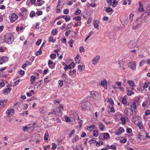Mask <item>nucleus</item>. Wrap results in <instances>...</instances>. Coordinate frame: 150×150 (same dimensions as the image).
I'll return each instance as SVG.
<instances>
[{"label":"nucleus","mask_w":150,"mask_h":150,"mask_svg":"<svg viewBox=\"0 0 150 150\" xmlns=\"http://www.w3.org/2000/svg\"><path fill=\"white\" fill-rule=\"evenodd\" d=\"M4 40L8 43L10 44L13 41L14 38L13 35L10 33H7L5 36Z\"/></svg>","instance_id":"obj_1"},{"label":"nucleus","mask_w":150,"mask_h":150,"mask_svg":"<svg viewBox=\"0 0 150 150\" xmlns=\"http://www.w3.org/2000/svg\"><path fill=\"white\" fill-rule=\"evenodd\" d=\"M91 105L90 103L87 102L81 103V108L83 110H86L87 109V108L89 107Z\"/></svg>","instance_id":"obj_2"},{"label":"nucleus","mask_w":150,"mask_h":150,"mask_svg":"<svg viewBox=\"0 0 150 150\" xmlns=\"http://www.w3.org/2000/svg\"><path fill=\"white\" fill-rule=\"evenodd\" d=\"M107 2L109 6L112 5L113 7H115L118 4L116 0H107Z\"/></svg>","instance_id":"obj_3"},{"label":"nucleus","mask_w":150,"mask_h":150,"mask_svg":"<svg viewBox=\"0 0 150 150\" xmlns=\"http://www.w3.org/2000/svg\"><path fill=\"white\" fill-rule=\"evenodd\" d=\"M142 19H139L136 22L134 23V26H135V29H137L140 28L142 24Z\"/></svg>","instance_id":"obj_4"},{"label":"nucleus","mask_w":150,"mask_h":150,"mask_svg":"<svg viewBox=\"0 0 150 150\" xmlns=\"http://www.w3.org/2000/svg\"><path fill=\"white\" fill-rule=\"evenodd\" d=\"M18 16L15 13H12L10 17L11 22L13 23L16 21L18 18Z\"/></svg>","instance_id":"obj_5"},{"label":"nucleus","mask_w":150,"mask_h":150,"mask_svg":"<svg viewBox=\"0 0 150 150\" xmlns=\"http://www.w3.org/2000/svg\"><path fill=\"white\" fill-rule=\"evenodd\" d=\"M141 118L139 116H134L133 117L132 119V122L135 125L137 124L140 120Z\"/></svg>","instance_id":"obj_6"},{"label":"nucleus","mask_w":150,"mask_h":150,"mask_svg":"<svg viewBox=\"0 0 150 150\" xmlns=\"http://www.w3.org/2000/svg\"><path fill=\"white\" fill-rule=\"evenodd\" d=\"M128 65L129 67L132 70H134L136 68V63L135 62H129Z\"/></svg>","instance_id":"obj_7"},{"label":"nucleus","mask_w":150,"mask_h":150,"mask_svg":"<svg viewBox=\"0 0 150 150\" xmlns=\"http://www.w3.org/2000/svg\"><path fill=\"white\" fill-rule=\"evenodd\" d=\"M100 57L99 55H97L93 59L92 62L93 65H96L98 62Z\"/></svg>","instance_id":"obj_8"},{"label":"nucleus","mask_w":150,"mask_h":150,"mask_svg":"<svg viewBox=\"0 0 150 150\" xmlns=\"http://www.w3.org/2000/svg\"><path fill=\"white\" fill-rule=\"evenodd\" d=\"M8 60V58L6 56L0 57V65L6 63L7 62Z\"/></svg>","instance_id":"obj_9"},{"label":"nucleus","mask_w":150,"mask_h":150,"mask_svg":"<svg viewBox=\"0 0 150 150\" xmlns=\"http://www.w3.org/2000/svg\"><path fill=\"white\" fill-rule=\"evenodd\" d=\"M14 112V110L12 109H8L6 111V113L7 116L8 117H10L11 115H13Z\"/></svg>","instance_id":"obj_10"},{"label":"nucleus","mask_w":150,"mask_h":150,"mask_svg":"<svg viewBox=\"0 0 150 150\" xmlns=\"http://www.w3.org/2000/svg\"><path fill=\"white\" fill-rule=\"evenodd\" d=\"M91 94L92 98L94 99H96L99 96V94L98 92L95 91H91Z\"/></svg>","instance_id":"obj_11"},{"label":"nucleus","mask_w":150,"mask_h":150,"mask_svg":"<svg viewBox=\"0 0 150 150\" xmlns=\"http://www.w3.org/2000/svg\"><path fill=\"white\" fill-rule=\"evenodd\" d=\"M98 126L100 130L101 131H104L105 128V125L101 122H99L98 123Z\"/></svg>","instance_id":"obj_12"},{"label":"nucleus","mask_w":150,"mask_h":150,"mask_svg":"<svg viewBox=\"0 0 150 150\" xmlns=\"http://www.w3.org/2000/svg\"><path fill=\"white\" fill-rule=\"evenodd\" d=\"M48 64L49 67L51 69H53L54 68L55 64L50 60H49Z\"/></svg>","instance_id":"obj_13"},{"label":"nucleus","mask_w":150,"mask_h":150,"mask_svg":"<svg viewBox=\"0 0 150 150\" xmlns=\"http://www.w3.org/2000/svg\"><path fill=\"white\" fill-rule=\"evenodd\" d=\"M137 138L140 140H144L146 138L145 134H139L137 136Z\"/></svg>","instance_id":"obj_14"},{"label":"nucleus","mask_w":150,"mask_h":150,"mask_svg":"<svg viewBox=\"0 0 150 150\" xmlns=\"http://www.w3.org/2000/svg\"><path fill=\"white\" fill-rule=\"evenodd\" d=\"M124 132V130L123 128L122 127H120L118 130L115 132V134L117 135H119L121 134L122 133Z\"/></svg>","instance_id":"obj_15"},{"label":"nucleus","mask_w":150,"mask_h":150,"mask_svg":"<svg viewBox=\"0 0 150 150\" xmlns=\"http://www.w3.org/2000/svg\"><path fill=\"white\" fill-rule=\"evenodd\" d=\"M136 125L139 127L140 129H141L144 128L143 124L140 121L137 123V124Z\"/></svg>","instance_id":"obj_16"},{"label":"nucleus","mask_w":150,"mask_h":150,"mask_svg":"<svg viewBox=\"0 0 150 150\" xmlns=\"http://www.w3.org/2000/svg\"><path fill=\"white\" fill-rule=\"evenodd\" d=\"M130 88H127V94L128 96H130L134 94V92L132 90H130Z\"/></svg>","instance_id":"obj_17"},{"label":"nucleus","mask_w":150,"mask_h":150,"mask_svg":"<svg viewBox=\"0 0 150 150\" xmlns=\"http://www.w3.org/2000/svg\"><path fill=\"white\" fill-rule=\"evenodd\" d=\"M11 90V89L10 88H5L4 90L3 93L5 95H7L10 92Z\"/></svg>","instance_id":"obj_18"},{"label":"nucleus","mask_w":150,"mask_h":150,"mask_svg":"<svg viewBox=\"0 0 150 150\" xmlns=\"http://www.w3.org/2000/svg\"><path fill=\"white\" fill-rule=\"evenodd\" d=\"M96 126L94 125H92L87 127V129L90 131H92L93 129L95 128Z\"/></svg>","instance_id":"obj_19"},{"label":"nucleus","mask_w":150,"mask_h":150,"mask_svg":"<svg viewBox=\"0 0 150 150\" xmlns=\"http://www.w3.org/2000/svg\"><path fill=\"white\" fill-rule=\"evenodd\" d=\"M136 45V42L133 41H131L129 43V45L130 47L132 48L135 47Z\"/></svg>","instance_id":"obj_20"},{"label":"nucleus","mask_w":150,"mask_h":150,"mask_svg":"<svg viewBox=\"0 0 150 150\" xmlns=\"http://www.w3.org/2000/svg\"><path fill=\"white\" fill-rule=\"evenodd\" d=\"M99 22L98 21H96L94 22L93 23V25L94 27L96 28H98L99 26Z\"/></svg>","instance_id":"obj_21"},{"label":"nucleus","mask_w":150,"mask_h":150,"mask_svg":"<svg viewBox=\"0 0 150 150\" xmlns=\"http://www.w3.org/2000/svg\"><path fill=\"white\" fill-rule=\"evenodd\" d=\"M63 7L62 5L59 6L57 5V11L56 13H59L61 12V10L62 8Z\"/></svg>","instance_id":"obj_22"},{"label":"nucleus","mask_w":150,"mask_h":150,"mask_svg":"<svg viewBox=\"0 0 150 150\" xmlns=\"http://www.w3.org/2000/svg\"><path fill=\"white\" fill-rule=\"evenodd\" d=\"M139 7L138 8V10L139 12H143L144 11V10L143 8V6L142 4L140 2H139Z\"/></svg>","instance_id":"obj_23"},{"label":"nucleus","mask_w":150,"mask_h":150,"mask_svg":"<svg viewBox=\"0 0 150 150\" xmlns=\"http://www.w3.org/2000/svg\"><path fill=\"white\" fill-rule=\"evenodd\" d=\"M79 137L78 136L76 135L73 138L72 140V142L73 143H75L79 140Z\"/></svg>","instance_id":"obj_24"},{"label":"nucleus","mask_w":150,"mask_h":150,"mask_svg":"<svg viewBox=\"0 0 150 150\" xmlns=\"http://www.w3.org/2000/svg\"><path fill=\"white\" fill-rule=\"evenodd\" d=\"M150 84V83L149 82H146L144 83L143 87L144 89L146 88L149 87V85Z\"/></svg>","instance_id":"obj_25"},{"label":"nucleus","mask_w":150,"mask_h":150,"mask_svg":"<svg viewBox=\"0 0 150 150\" xmlns=\"http://www.w3.org/2000/svg\"><path fill=\"white\" fill-rule=\"evenodd\" d=\"M127 82L129 85L131 87H133L135 85L134 81L132 80H128L127 81Z\"/></svg>","instance_id":"obj_26"},{"label":"nucleus","mask_w":150,"mask_h":150,"mask_svg":"<svg viewBox=\"0 0 150 150\" xmlns=\"http://www.w3.org/2000/svg\"><path fill=\"white\" fill-rule=\"evenodd\" d=\"M131 112H132V109L130 108H126L125 110V112L127 115L130 114Z\"/></svg>","instance_id":"obj_27"},{"label":"nucleus","mask_w":150,"mask_h":150,"mask_svg":"<svg viewBox=\"0 0 150 150\" xmlns=\"http://www.w3.org/2000/svg\"><path fill=\"white\" fill-rule=\"evenodd\" d=\"M49 137V134L47 131H46V133L45 134L44 136V139L45 140H47L48 139Z\"/></svg>","instance_id":"obj_28"},{"label":"nucleus","mask_w":150,"mask_h":150,"mask_svg":"<svg viewBox=\"0 0 150 150\" xmlns=\"http://www.w3.org/2000/svg\"><path fill=\"white\" fill-rule=\"evenodd\" d=\"M56 40L55 39H53V37L52 36H50L49 37L48 40L49 42H52L53 43H54Z\"/></svg>","instance_id":"obj_29"},{"label":"nucleus","mask_w":150,"mask_h":150,"mask_svg":"<svg viewBox=\"0 0 150 150\" xmlns=\"http://www.w3.org/2000/svg\"><path fill=\"white\" fill-rule=\"evenodd\" d=\"M58 32V30L56 29H54L52 31L51 34L53 35H56Z\"/></svg>","instance_id":"obj_30"},{"label":"nucleus","mask_w":150,"mask_h":150,"mask_svg":"<svg viewBox=\"0 0 150 150\" xmlns=\"http://www.w3.org/2000/svg\"><path fill=\"white\" fill-rule=\"evenodd\" d=\"M84 67L83 66L81 65H79L78 66V71L80 72L82 71Z\"/></svg>","instance_id":"obj_31"},{"label":"nucleus","mask_w":150,"mask_h":150,"mask_svg":"<svg viewBox=\"0 0 150 150\" xmlns=\"http://www.w3.org/2000/svg\"><path fill=\"white\" fill-rule=\"evenodd\" d=\"M93 135L95 137H97L98 135V132L96 130H94L93 132Z\"/></svg>","instance_id":"obj_32"},{"label":"nucleus","mask_w":150,"mask_h":150,"mask_svg":"<svg viewBox=\"0 0 150 150\" xmlns=\"http://www.w3.org/2000/svg\"><path fill=\"white\" fill-rule=\"evenodd\" d=\"M131 109H132V110H134L136 108V105L135 103H133L131 105Z\"/></svg>","instance_id":"obj_33"},{"label":"nucleus","mask_w":150,"mask_h":150,"mask_svg":"<svg viewBox=\"0 0 150 150\" xmlns=\"http://www.w3.org/2000/svg\"><path fill=\"white\" fill-rule=\"evenodd\" d=\"M96 138H92L89 141V142L90 144L95 143L96 142Z\"/></svg>","instance_id":"obj_34"},{"label":"nucleus","mask_w":150,"mask_h":150,"mask_svg":"<svg viewBox=\"0 0 150 150\" xmlns=\"http://www.w3.org/2000/svg\"><path fill=\"white\" fill-rule=\"evenodd\" d=\"M120 120L122 122V124L123 125H125L126 123V120L125 117H121L120 118Z\"/></svg>","instance_id":"obj_35"},{"label":"nucleus","mask_w":150,"mask_h":150,"mask_svg":"<svg viewBox=\"0 0 150 150\" xmlns=\"http://www.w3.org/2000/svg\"><path fill=\"white\" fill-rule=\"evenodd\" d=\"M36 79V77L33 76H31L30 81L31 82V83H33L34 81Z\"/></svg>","instance_id":"obj_36"},{"label":"nucleus","mask_w":150,"mask_h":150,"mask_svg":"<svg viewBox=\"0 0 150 150\" xmlns=\"http://www.w3.org/2000/svg\"><path fill=\"white\" fill-rule=\"evenodd\" d=\"M69 68L71 69L74 68L75 67V64L74 62H71L69 66Z\"/></svg>","instance_id":"obj_37"},{"label":"nucleus","mask_w":150,"mask_h":150,"mask_svg":"<svg viewBox=\"0 0 150 150\" xmlns=\"http://www.w3.org/2000/svg\"><path fill=\"white\" fill-rule=\"evenodd\" d=\"M122 103L124 105L126 104L127 103V100L124 97L122 99Z\"/></svg>","instance_id":"obj_38"},{"label":"nucleus","mask_w":150,"mask_h":150,"mask_svg":"<svg viewBox=\"0 0 150 150\" xmlns=\"http://www.w3.org/2000/svg\"><path fill=\"white\" fill-rule=\"evenodd\" d=\"M107 83L106 80H102L101 81V85L103 86H104L106 85Z\"/></svg>","instance_id":"obj_39"},{"label":"nucleus","mask_w":150,"mask_h":150,"mask_svg":"<svg viewBox=\"0 0 150 150\" xmlns=\"http://www.w3.org/2000/svg\"><path fill=\"white\" fill-rule=\"evenodd\" d=\"M108 102L112 106H113L114 104V101L112 98H110L108 100Z\"/></svg>","instance_id":"obj_40"},{"label":"nucleus","mask_w":150,"mask_h":150,"mask_svg":"<svg viewBox=\"0 0 150 150\" xmlns=\"http://www.w3.org/2000/svg\"><path fill=\"white\" fill-rule=\"evenodd\" d=\"M75 132V130L73 129L70 132V133L69 135V137L71 138L72 136V135L74 134Z\"/></svg>","instance_id":"obj_41"},{"label":"nucleus","mask_w":150,"mask_h":150,"mask_svg":"<svg viewBox=\"0 0 150 150\" xmlns=\"http://www.w3.org/2000/svg\"><path fill=\"white\" fill-rule=\"evenodd\" d=\"M21 79H18V80L16 81L13 84V86H15L17 85L19 83V82L21 81Z\"/></svg>","instance_id":"obj_42"},{"label":"nucleus","mask_w":150,"mask_h":150,"mask_svg":"<svg viewBox=\"0 0 150 150\" xmlns=\"http://www.w3.org/2000/svg\"><path fill=\"white\" fill-rule=\"evenodd\" d=\"M74 42V40L72 39H71L69 42V46L71 47H73V44Z\"/></svg>","instance_id":"obj_43"},{"label":"nucleus","mask_w":150,"mask_h":150,"mask_svg":"<svg viewBox=\"0 0 150 150\" xmlns=\"http://www.w3.org/2000/svg\"><path fill=\"white\" fill-rule=\"evenodd\" d=\"M69 75H73L76 73V70L75 69H73L72 71H69Z\"/></svg>","instance_id":"obj_44"},{"label":"nucleus","mask_w":150,"mask_h":150,"mask_svg":"<svg viewBox=\"0 0 150 150\" xmlns=\"http://www.w3.org/2000/svg\"><path fill=\"white\" fill-rule=\"evenodd\" d=\"M109 134L108 133H106L104 134L103 138L105 139H108L109 138Z\"/></svg>","instance_id":"obj_45"},{"label":"nucleus","mask_w":150,"mask_h":150,"mask_svg":"<svg viewBox=\"0 0 150 150\" xmlns=\"http://www.w3.org/2000/svg\"><path fill=\"white\" fill-rule=\"evenodd\" d=\"M42 53V52L40 49L39 50L35 53V54L36 56H38V55H41Z\"/></svg>","instance_id":"obj_46"},{"label":"nucleus","mask_w":150,"mask_h":150,"mask_svg":"<svg viewBox=\"0 0 150 150\" xmlns=\"http://www.w3.org/2000/svg\"><path fill=\"white\" fill-rule=\"evenodd\" d=\"M52 149L53 150H55L57 147V144L54 143H53L52 144Z\"/></svg>","instance_id":"obj_47"},{"label":"nucleus","mask_w":150,"mask_h":150,"mask_svg":"<svg viewBox=\"0 0 150 150\" xmlns=\"http://www.w3.org/2000/svg\"><path fill=\"white\" fill-rule=\"evenodd\" d=\"M34 91L33 90H31L30 91V93H27V95L28 96L30 97L32 96V93H33Z\"/></svg>","instance_id":"obj_48"},{"label":"nucleus","mask_w":150,"mask_h":150,"mask_svg":"<svg viewBox=\"0 0 150 150\" xmlns=\"http://www.w3.org/2000/svg\"><path fill=\"white\" fill-rule=\"evenodd\" d=\"M148 102L147 101H146L145 100L144 101L142 104V106L143 107H145L147 105H149V104H148Z\"/></svg>","instance_id":"obj_49"},{"label":"nucleus","mask_w":150,"mask_h":150,"mask_svg":"<svg viewBox=\"0 0 150 150\" xmlns=\"http://www.w3.org/2000/svg\"><path fill=\"white\" fill-rule=\"evenodd\" d=\"M50 57L51 59H55L56 57V55L55 54H53L50 55Z\"/></svg>","instance_id":"obj_50"},{"label":"nucleus","mask_w":150,"mask_h":150,"mask_svg":"<svg viewBox=\"0 0 150 150\" xmlns=\"http://www.w3.org/2000/svg\"><path fill=\"white\" fill-rule=\"evenodd\" d=\"M81 13V11L79 9H77L76 11L75 12V14L76 15H79Z\"/></svg>","instance_id":"obj_51"},{"label":"nucleus","mask_w":150,"mask_h":150,"mask_svg":"<svg viewBox=\"0 0 150 150\" xmlns=\"http://www.w3.org/2000/svg\"><path fill=\"white\" fill-rule=\"evenodd\" d=\"M110 148L113 150H115L116 149L117 147L115 145H111L110 146Z\"/></svg>","instance_id":"obj_52"},{"label":"nucleus","mask_w":150,"mask_h":150,"mask_svg":"<svg viewBox=\"0 0 150 150\" xmlns=\"http://www.w3.org/2000/svg\"><path fill=\"white\" fill-rule=\"evenodd\" d=\"M65 16L64 17V19L66 22L69 21L70 20V17L69 16Z\"/></svg>","instance_id":"obj_53"},{"label":"nucleus","mask_w":150,"mask_h":150,"mask_svg":"<svg viewBox=\"0 0 150 150\" xmlns=\"http://www.w3.org/2000/svg\"><path fill=\"white\" fill-rule=\"evenodd\" d=\"M148 99H146L145 100L146 101H147L149 105H150V95H148Z\"/></svg>","instance_id":"obj_54"},{"label":"nucleus","mask_w":150,"mask_h":150,"mask_svg":"<svg viewBox=\"0 0 150 150\" xmlns=\"http://www.w3.org/2000/svg\"><path fill=\"white\" fill-rule=\"evenodd\" d=\"M35 15V13L34 11H32L30 14V17H33Z\"/></svg>","instance_id":"obj_55"},{"label":"nucleus","mask_w":150,"mask_h":150,"mask_svg":"<svg viewBox=\"0 0 150 150\" xmlns=\"http://www.w3.org/2000/svg\"><path fill=\"white\" fill-rule=\"evenodd\" d=\"M105 11L107 12H109L112 11V8L108 7L106 9Z\"/></svg>","instance_id":"obj_56"},{"label":"nucleus","mask_w":150,"mask_h":150,"mask_svg":"<svg viewBox=\"0 0 150 150\" xmlns=\"http://www.w3.org/2000/svg\"><path fill=\"white\" fill-rule=\"evenodd\" d=\"M81 19V17L79 16L76 17L74 18V19L76 21H80Z\"/></svg>","instance_id":"obj_57"},{"label":"nucleus","mask_w":150,"mask_h":150,"mask_svg":"<svg viewBox=\"0 0 150 150\" xmlns=\"http://www.w3.org/2000/svg\"><path fill=\"white\" fill-rule=\"evenodd\" d=\"M79 51L81 53H82V52H84L85 51L84 48L83 47L81 46L80 47Z\"/></svg>","instance_id":"obj_58"},{"label":"nucleus","mask_w":150,"mask_h":150,"mask_svg":"<svg viewBox=\"0 0 150 150\" xmlns=\"http://www.w3.org/2000/svg\"><path fill=\"white\" fill-rule=\"evenodd\" d=\"M65 16L64 15L59 16L56 18L55 20H57L62 18H64Z\"/></svg>","instance_id":"obj_59"},{"label":"nucleus","mask_w":150,"mask_h":150,"mask_svg":"<svg viewBox=\"0 0 150 150\" xmlns=\"http://www.w3.org/2000/svg\"><path fill=\"white\" fill-rule=\"evenodd\" d=\"M63 13L65 14H67L69 13V10L68 9H65L63 11Z\"/></svg>","instance_id":"obj_60"},{"label":"nucleus","mask_w":150,"mask_h":150,"mask_svg":"<svg viewBox=\"0 0 150 150\" xmlns=\"http://www.w3.org/2000/svg\"><path fill=\"white\" fill-rule=\"evenodd\" d=\"M20 10L23 13L27 11L26 9L24 7H23L21 8L20 9Z\"/></svg>","instance_id":"obj_61"},{"label":"nucleus","mask_w":150,"mask_h":150,"mask_svg":"<svg viewBox=\"0 0 150 150\" xmlns=\"http://www.w3.org/2000/svg\"><path fill=\"white\" fill-rule=\"evenodd\" d=\"M70 30H68V31L66 32L65 33V35L67 37L69 35L70 33Z\"/></svg>","instance_id":"obj_62"},{"label":"nucleus","mask_w":150,"mask_h":150,"mask_svg":"<svg viewBox=\"0 0 150 150\" xmlns=\"http://www.w3.org/2000/svg\"><path fill=\"white\" fill-rule=\"evenodd\" d=\"M42 40L41 39H39L37 40L36 42V45H39L41 42Z\"/></svg>","instance_id":"obj_63"},{"label":"nucleus","mask_w":150,"mask_h":150,"mask_svg":"<svg viewBox=\"0 0 150 150\" xmlns=\"http://www.w3.org/2000/svg\"><path fill=\"white\" fill-rule=\"evenodd\" d=\"M63 81L62 80H59L58 81L59 86L61 87L63 85Z\"/></svg>","instance_id":"obj_64"}]
</instances>
